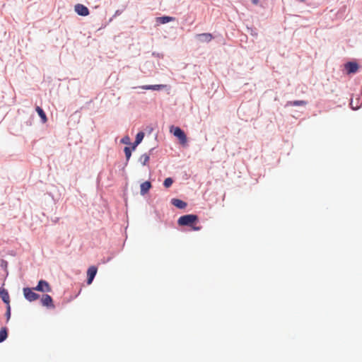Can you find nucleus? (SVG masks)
<instances>
[{"label":"nucleus","mask_w":362,"mask_h":362,"mask_svg":"<svg viewBox=\"0 0 362 362\" xmlns=\"http://www.w3.org/2000/svg\"><path fill=\"white\" fill-rule=\"evenodd\" d=\"M8 337V330L6 327H2L0 329V343L4 341Z\"/></svg>","instance_id":"obj_16"},{"label":"nucleus","mask_w":362,"mask_h":362,"mask_svg":"<svg viewBox=\"0 0 362 362\" xmlns=\"http://www.w3.org/2000/svg\"><path fill=\"white\" fill-rule=\"evenodd\" d=\"M170 132L180 140L181 144H185L187 143V136L184 131L180 127L172 126L170 127Z\"/></svg>","instance_id":"obj_2"},{"label":"nucleus","mask_w":362,"mask_h":362,"mask_svg":"<svg viewBox=\"0 0 362 362\" xmlns=\"http://www.w3.org/2000/svg\"><path fill=\"white\" fill-rule=\"evenodd\" d=\"M195 38L200 42H209L214 38V36L211 33H205L201 34H197Z\"/></svg>","instance_id":"obj_5"},{"label":"nucleus","mask_w":362,"mask_h":362,"mask_svg":"<svg viewBox=\"0 0 362 362\" xmlns=\"http://www.w3.org/2000/svg\"><path fill=\"white\" fill-rule=\"evenodd\" d=\"M356 100H357V104L356 105H354V100H351L350 106L352 110H358V109H359V107L361 106L358 105L359 98H357Z\"/></svg>","instance_id":"obj_23"},{"label":"nucleus","mask_w":362,"mask_h":362,"mask_svg":"<svg viewBox=\"0 0 362 362\" xmlns=\"http://www.w3.org/2000/svg\"><path fill=\"white\" fill-rule=\"evenodd\" d=\"M35 291H41V292H50L51 287L47 281L45 280L39 281L37 286L33 288Z\"/></svg>","instance_id":"obj_4"},{"label":"nucleus","mask_w":362,"mask_h":362,"mask_svg":"<svg viewBox=\"0 0 362 362\" xmlns=\"http://www.w3.org/2000/svg\"><path fill=\"white\" fill-rule=\"evenodd\" d=\"M96 274H97V268L95 267L91 266L88 268V269L87 271V275H88L87 284H92Z\"/></svg>","instance_id":"obj_8"},{"label":"nucleus","mask_w":362,"mask_h":362,"mask_svg":"<svg viewBox=\"0 0 362 362\" xmlns=\"http://www.w3.org/2000/svg\"><path fill=\"white\" fill-rule=\"evenodd\" d=\"M257 35V33H252V35Z\"/></svg>","instance_id":"obj_30"},{"label":"nucleus","mask_w":362,"mask_h":362,"mask_svg":"<svg viewBox=\"0 0 362 362\" xmlns=\"http://www.w3.org/2000/svg\"><path fill=\"white\" fill-rule=\"evenodd\" d=\"M33 290L30 288H23V289L25 298L30 302L36 300L40 297V295L35 293Z\"/></svg>","instance_id":"obj_3"},{"label":"nucleus","mask_w":362,"mask_h":362,"mask_svg":"<svg viewBox=\"0 0 362 362\" xmlns=\"http://www.w3.org/2000/svg\"><path fill=\"white\" fill-rule=\"evenodd\" d=\"M193 229L194 230H199V227H194Z\"/></svg>","instance_id":"obj_27"},{"label":"nucleus","mask_w":362,"mask_h":362,"mask_svg":"<svg viewBox=\"0 0 362 362\" xmlns=\"http://www.w3.org/2000/svg\"><path fill=\"white\" fill-rule=\"evenodd\" d=\"M198 220V217L194 214H187L179 218L177 223L180 226H191Z\"/></svg>","instance_id":"obj_1"},{"label":"nucleus","mask_w":362,"mask_h":362,"mask_svg":"<svg viewBox=\"0 0 362 362\" xmlns=\"http://www.w3.org/2000/svg\"><path fill=\"white\" fill-rule=\"evenodd\" d=\"M257 35V33H252V35Z\"/></svg>","instance_id":"obj_28"},{"label":"nucleus","mask_w":362,"mask_h":362,"mask_svg":"<svg viewBox=\"0 0 362 362\" xmlns=\"http://www.w3.org/2000/svg\"><path fill=\"white\" fill-rule=\"evenodd\" d=\"M36 111L38 113V115L40 117V118L42 119V122L43 123L46 122L47 117H46V115H45V112H44V110L41 107H36Z\"/></svg>","instance_id":"obj_17"},{"label":"nucleus","mask_w":362,"mask_h":362,"mask_svg":"<svg viewBox=\"0 0 362 362\" xmlns=\"http://www.w3.org/2000/svg\"><path fill=\"white\" fill-rule=\"evenodd\" d=\"M143 90H161L167 88V85L164 84H156V85H144L139 87Z\"/></svg>","instance_id":"obj_7"},{"label":"nucleus","mask_w":362,"mask_h":362,"mask_svg":"<svg viewBox=\"0 0 362 362\" xmlns=\"http://www.w3.org/2000/svg\"><path fill=\"white\" fill-rule=\"evenodd\" d=\"M121 142L122 144H131V140H130V138L129 136H124L122 139H121Z\"/></svg>","instance_id":"obj_24"},{"label":"nucleus","mask_w":362,"mask_h":362,"mask_svg":"<svg viewBox=\"0 0 362 362\" xmlns=\"http://www.w3.org/2000/svg\"><path fill=\"white\" fill-rule=\"evenodd\" d=\"M151 187V184L149 181H146V182L141 183V186H140L141 194L145 195L148 192V190L150 189Z\"/></svg>","instance_id":"obj_11"},{"label":"nucleus","mask_w":362,"mask_h":362,"mask_svg":"<svg viewBox=\"0 0 362 362\" xmlns=\"http://www.w3.org/2000/svg\"><path fill=\"white\" fill-rule=\"evenodd\" d=\"M6 320L8 321L11 318V307H10V305H7V308H6Z\"/></svg>","instance_id":"obj_25"},{"label":"nucleus","mask_w":362,"mask_h":362,"mask_svg":"<svg viewBox=\"0 0 362 362\" xmlns=\"http://www.w3.org/2000/svg\"><path fill=\"white\" fill-rule=\"evenodd\" d=\"M257 35V33H252V35Z\"/></svg>","instance_id":"obj_29"},{"label":"nucleus","mask_w":362,"mask_h":362,"mask_svg":"<svg viewBox=\"0 0 362 362\" xmlns=\"http://www.w3.org/2000/svg\"><path fill=\"white\" fill-rule=\"evenodd\" d=\"M74 10L78 15L81 16H86L89 14L88 8L81 4L75 5Z\"/></svg>","instance_id":"obj_6"},{"label":"nucleus","mask_w":362,"mask_h":362,"mask_svg":"<svg viewBox=\"0 0 362 362\" xmlns=\"http://www.w3.org/2000/svg\"><path fill=\"white\" fill-rule=\"evenodd\" d=\"M0 297L5 303L8 305L10 302V298L8 293L6 289L0 288Z\"/></svg>","instance_id":"obj_12"},{"label":"nucleus","mask_w":362,"mask_h":362,"mask_svg":"<svg viewBox=\"0 0 362 362\" xmlns=\"http://www.w3.org/2000/svg\"><path fill=\"white\" fill-rule=\"evenodd\" d=\"M173 183V180L171 177H168L164 180L163 185L165 187L168 188L172 185Z\"/></svg>","instance_id":"obj_21"},{"label":"nucleus","mask_w":362,"mask_h":362,"mask_svg":"<svg viewBox=\"0 0 362 362\" xmlns=\"http://www.w3.org/2000/svg\"><path fill=\"white\" fill-rule=\"evenodd\" d=\"M110 259H111V258H110V257H109V258L107 259V262L110 261Z\"/></svg>","instance_id":"obj_31"},{"label":"nucleus","mask_w":362,"mask_h":362,"mask_svg":"<svg viewBox=\"0 0 362 362\" xmlns=\"http://www.w3.org/2000/svg\"><path fill=\"white\" fill-rule=\"evenodd\" d=\"M144 137V133L142 132H140L137 133L136 136V139L132 145V149L134 150L136 147L142 141Z\"/></svg>","instance_id":"obj_14"},{"label":"nucleus","mask_w":362,"mask_h":362,"mask_svg":"<svg viewBox=\"0 0 362 362\" xmlns=\"http://www.w3.org/2000/svg\"><path fill=\"white\" fill-rule=\"evenodd\" d=\"M305 104H306V102L304 100H294V101L288 102L286 105L299 106V105H305Z\"/></svg>","instance_id":"obj_18"},{"label":"nucleus","mask_w":362,"mask_h":362,"mask_svg":"<svg viewBox=\"0 0 362 362\" xmlns=\"http://www.w3.org/2000/svg\"><path fill=\"white\" fill-rule=\"evenodd\" d=\"M346 69L348 74H354L356 73L358 69V66L357 63L349 62L345 64Z\"/></svg>","instance_id":"obj_10"},{"label":"nucleus","mask_w":362,"mask_h":362,"mask_svg":"<svg viewBox=\"0 0 362 362\" xmlns=\"http://www.w3.org/2000/svg\"><path fill=\"white\" fill-rule=\"evenodd\" d=\"M171 203L178 209H184L187 206V203L179 199H173Z\"/></svg>","instance_id":"obj_13"},{"label":"nucleus","mask_w":362,"mask_h":362,"mask_svg":"<svg viewBox=\"0 0 362 362\" xmlns=\"http://www.w3.org/2000/svg\"><path fill=\"white\" fill-rule=\"evenodd\" d=\"M148 160H149V156L146 153L141 155L139 158V161L141 163V164L143 165H146V163L148 162Z\"/></svg>","instance_id":"obj_19"},{"label":"nucleus","mask_w":362,"mask_h":362,"mask_svg":"<svg viewBox=\"0 0 362 362\" xmlns=\"http://www.w3.org/2000/svg\"><path fill=\"white\" fill-rule=\"evenodd\" d=\"M124 151L125 153L126 159L128 161L132 156L131 148L129 147L126 146L124 148Z\"/></svg>","instance_id":"obj_20"},{"label":"nucleus","mask_w":362,"mask_h":362,"mask_svg":"<svg viewBox=\"0 0 362 362\" xmlns=\"http://www.w3.org/2000/svg\"><path fill=\"white\" fill-rule=\"evenodd\" d=\"M41 303L43 306L54 308L52 304V298L48 294H44L41 298Z\"/></svg>","instance_id":"obj_9"},{"label":"nucleus","mask_w":362,"mask_h":362,"mask_svg":"<svg viewBox=\"0 0 362 362\" xmlns=\"http://www.w3.org/2000/svg\"><path fill=\"white\" fill-rule=\"evenodd\" d=\"M0 267L6 272V275L8 274L7 267L8 262L4 259L1 260Z\"/></svg>","instance_id":"obj_22"},{"label":"nucleus","mask_w":362,"mask_h":362,"mask_svg":"<svg viewBox=\"0 0 362 362\" xmlns=\"http://www.w3.org/2000/svg\"><path fill=\"white\" fill-rule=\"evenodd\" d=\"M252 3L257 4L258 3V0H252Z\"/></svg>","instance_id":"obj_26"},{"label":"nucleus","mask_w":362,"mask_h":362,"mask_svg":"<svg viewBox=\"0 0 362 362\" xmlns=\"http://www.w3.org/2000/svg\"><path fill=\"white\" fill-rule=\"evenodd\" d=\"M175 18L170 16H161V17H157L156 18V21L158 23L160 24H165L168 23L172 21H173Z\"/></svg>","instance_id":"obj_15"}]
</instances>
